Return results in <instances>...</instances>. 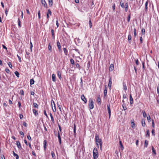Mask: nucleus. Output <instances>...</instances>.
Instances as JSON below:
<instances>
[{
	"label": "nucleus",
	"instance_id": "obj_33",
	"mask_svg": "<svg viewBox=\"0 0 159 159\" xmlns=\"http://www.w3.org/2000/svg\"><path fill=\"white\" fill-rule=\"evenodd\" d=\"M51 33L52 34V37L53 39H54L55 38V35L54 33V30L53 29L51 30Z\"/></svg>",
	"mask_w": 159,
	"mask_h": 159
},
{
	"label": "nucleus",
	"instance_id": "obj_7",
	"mask_svg": "<svg viewBox=\"0 0 159 159\" xmlns=\"http://www.w3.org/2000/svg\"><path fill=\"white\" fill-rule=\"evenodd\" d=\"M107 109L109 114V118H110L111 116V111L110 108V105L109 104L107 105Z\"/></svg>",
	"mask_w": 159,
	"mask_h": 159
},
{
	"label": "nucleus",
	"instance_id": "obj_6",
	"mask_svg": "<svg viewBox=\"0 0 159 159\" xmlns=\"http://www.w3.org/2000/svg\"><path fill=\"white\" fill-rule=\"evenodd\" d=\"M16 145L19 149L21 150L22 149L20 143L19 141H16Z\"/></svg>",
	"mask_w": 159,
	"mask_h": 159
},
{
	"label": "nucleus",
	"instance_id": "obj_57",
	"mask_svg": "<svg viewBox=\"0 0 159 159\" xmlns=\"http://www.w3.org/2000/svg\"><path fill=\"white\" fill-rule=\"evenodd\" d=\"M135 63H136V64L137 65H138L139 64V61L138 59H136Z\"/></svg>",
	"mask_w": 159,
	"mask_h": 159
},
{
	"label": "nucleus",
	"instance_id": "obj_59",
	"mask_svg": "<svg viewBox=\"0 0 159 159\" xmlns=\"http://www.w3.org/2000/svg\"><path fill=\"white\" fill-rule=\"evenodd\" d=\"M18 106L20 108L21 106V103L20 101H19L18 102Z\"/></svg>",
	"mask_w": 159,
	"mask_h": 159
},
{
	"label": "nucleus",
	"instance_id": "obj_41",
	"mask_svg": "<svg viewBox=\"0 0 159 159\" xmlns=\"http://www.w3.org/2000/svg\"><path fill=\"white\" fill-rule=\"evenodd\" d=\"M76 67L77 68H78L79 70L80 69V65L78 63H76Z\"/></svg>",
	"mask_w": 159,
	"mask_h": 159
},
{
	"label": "nucleus",
	"instance_id": "obj_5",
	"mask_svg": "<svg viewBox=\"0 0 159 159\" xmlns=\"http://www.w3.org/2000/svg\"><path fill=\"white\" fill-rule=\"evenodd\" d=\"M81 99L83 101H84L85 103H87V100L84 94L82 95L81 96Z\"/></svg>",
	"mask_w": 159,
	"mask_h": 159
},
{
	"label": "nucleus",
	"instance_id": "obj_39",
	"mask_svg": "<svg viewBox=\"0 0 159 159\" xmlns=\"http://www.w3.org/2000/svg\"><path fill=\"white\" fill-rule=\"evenodd\" d=\"M131 126L133 128H134L135 127V124L134 121L131 122Z\"/></svg>",
	"mask_w": 159,
	"mask_h": 159
},
{
	"label": "nucleus",
	"instance_id": "obj_3",
	"mask_svg": "<svg viewBox=\"0 0 159 159\" xmlns=\"http://www.w3.org/2000/svg\"><path fill=\"white\" fill-rule=\"evenodd\" d=\"M94 102L93 100L90 98L89 101V108L90 109H93L94 107L93 105Z\"/></svg>",
	"mask_w": 159,
	"mask_h": 159
},
{
	"label": "nucleus",
	"instance_id": "obj_60",
	"mask_svg": "<svg viewBox=\"0 0 159 159\" xmlns=\"http://www.w3.org/2000/svg\"><path fill=\"white\" fill-rule=\"evenodd\" d=\"M152 135H153L154 136H155V130L154 129H152Z\"/></svg>",
	"mask_w": 159,
	"mask_h": 159
},
{
	"label": "nucleus",
	"instance_id": "obj_37",
	"mask_svg": "<svg viewBox=\"0 0 159 159\" xmlns=\"http://www.w3.org/2000/svg\"><path fill=\"white\" fill-rule=\"evenodd\" d=\"M142 113L143 116L145 118L146 116V113L145 112V111H143Z\"/></svg>",
	"mask_w": 159,
	"mask_h": 159
},
{
	"label": "nucleus",
	"instance_id": "obj_22",
	"mask_svg": "<svg viewBox=\"0 0 159 159\" xmlns=\"http://www.w3.org/2000/svg\"><path fill=\"white\" fill-rule=\"evenodd\" d=\"M141 122H142V126L143 127L145 126L146 125V124L145 123V121L144 119H142V120Z\"/></svg>",
	"mask_w": 159,
	"mask_h": 159
},
{
	"label": "nucleus",
	"instance_id": "obj_46",
	"mask_svg": "<svg viewBox=\"0 0 159 159\" xmlns=\"http://www.w3.org/2000/svg\"><path fill=\"white\" fill-rule=\"evenodd\" d=\"M130 14H129L128 16V17L127 18V21L128 22H130Z\"/></svg>",
	"mask_w": 159,
	"mask_h": 159
},
{
	"label": "nucleus",
	"instance_id": "obj_52",
	"mask_svg": "<svg viewBox=\"0 0 159 159\" xmlns=\"http://www.w3.org/2000/svg\"><path fill=\"white\" fill-rule=\"evenodd\" d=\"M147 133H146V136H149V135H150V133H149V131L148 130L147 132Z\"/></svg>",
	"mask_w": 159,
	"mask_h": 159
},
{
	"label": "nucleus",
	"instance_id": "obj_31",
	"mask_svg": "<svg viewBox=\"0 0 159 159\" xmlns=\"http://www.w3.org/2000/svg\"><path fill=\"white\" fill-rule=\"evenodd\" d=\"M134 37L135 38L136 37L137 35V33H136V30L135 28H134Z\"/></svg>",
	"mask_w": 159,
	"mask_h": 159
},
{
	"label": "nucleus",
	"instance_id": "obj_36",
	"mask_svg": "<svg viewBox=\"0 0 159 159\" xmlns=\"http://www.w3.org/2000/svg\"><path fill=\"white\" fill-rule=\"evenodd\" d=\"M148 1H147L145 4V9L146 11H147L148 9Z\"/></svg>",
	"mask_w": 159,
	"mask_h": 159
},
{
	"label": "nucleus",
	"instance_id": "obj_51",
	"mask_svg": "<svg viewBox=\"0 0 159 159\" xmlns=\"http://www.w3.org/2000/svg\"><path fill=\"white\" fill-rule=\"evenodd\" d=\"M57 106H58V107H59V109L60 110V111L61 112V106L59 104H57Z\"/></svg>",
	"mask_w": 159,
	"mask_h": 159
},
{
	"label": "nucleus",
	"instance_id": "obj_25",
	"mask_svg": "<svg viewBox=\"0 0 159 159\" xmlns=\"http://www.w3.org/2000/svg\"><path fill=\"white\" fill-rule=\"evenodd\" d=\"M48 4L50 6H52L53 5V0H48Z\"/></svg>",
	"mask_w": 159,
	"mask_h": 159
},
{
	"label": "nucleus",
	"instance_id": "obj_18",
	"mask_svg": "<svg viewBox=\"0 0 159 159\" xmlns=\"http://www.w3.org/2000/svg\"><path fill=\"white\" fill-rule=\"evenodd\" d=\"M57 76H58V77L59 79L60 80H61L62 78L61 77V74L60 72L59 71H57Z\"/></svg>",
	"mask_w": 159,
	"mask_h": 159
},
{
	"label": "nucleus",
	"instance_id": "obj_13",
	"mask_svg": "<svg viewBox=\"0 0 159 159\" xmlns=\"http://www.w3.org/2000/svg\"><path fill=\"white\" fill-rule=\"evenodd\" d=\"M57 46L59 51H60L61 50V46L60 43L58 41L57 42Z\"/></svg>",
	"mask_w": 159,
	"mask_h": 159
},
{
	"label": "nucleus",
	"instance_id": "obj_28",
	"mask_svg": "<svg viewBox=\"0 0 159 159\" xmlns=\"http://www.w3.org/2000/svg\"><path fill=\"white\" fill-rule=\"evenodd\" d=\"M47 141L46 140H44V143H43V144H44V149L45 150H46V144H47Z\"/></svg>",
	"mask_w": 159,
	"mask_h": 159
},
{
	"label": "nucleus",
	"instance_id": "obj_16",
	"mask_svg": "<svg viewBox=\"0 0 159 159\" xmlns=\"http://www.w3.org/2000/svg\"><path fill=\"white\" fill-rule=\"evenodd\" d=\"M122 102H124L123 100L122 101ZM122 107L124 110H125L127 109V108L126 107V104L124 103L122 105Z\"/></svg>",
	"mask_w": 159,
	"mask_h": 159
},
{
	"label": "nucleus",
	"instance_id": "obj_54",
	"mask_svg": "<svg viewBox=\"0 0 159 159\" xmlns=\"http://www.w3.org/2000/svg\"><path fill=\"white\" fill-rule=\"evenodd\" d=\"M57 136H58V139H61V137L60 135V133L59 132H58L57 133Z\"/></svg>",
	"mask_w": 159,
	"mask_h": 159
},
{
	"label": "nucleus",
	"instance_id": "obj_14",
	"mask_svg": "<svg viewBox=\"0 0 159 159\" xmlns=\"http://www.w3.org/2000/svg\"><path fill=\"white\" fill-rule=\"evenodd\" d=\"M129 98H130V104H133V100L132 96L131 94H130L129 95Z\"/></svg>",
	"mask_w": 159,
	"mask_h": 159
},
{
	"label": "nucleus",
	"instance_id": "obj_42",
	"mask_svg": "<svg viewBox=\"0 0 159 159\" xmlns=\"http://www.w3.org/2000/svg\"><path fill=\"white\" fill-rule=\"evenodd\" d=\"M34 106L36 108H38V105L36 103H33Z\"/></svg>",
	"mask_w": 159,
	"mask_h": 159
},
{
	"label": "nucleus",
	"instance_id": "obj_40",
	"mask_svg": "<svg viewBox=\"0 0 159 159\" xmlns=\"http://www.w3.org/2000/svg\"><path fill=\"white\" fill-rule=\"evenodd\" d=\"M15 74L17 77H19V73L17 71H16L15 72Z\"/></svg>",
	"mask_w": 159,
	"mask_h": 159
},
{
	"label": "nucleus",
	"instance_id": "obj_53",
	"mask_svg": "<svg viewBox=\"0 0 159 159\" xmlns=\"http://www.w3.org/2000/svg\"><path fill=\"white\" fill-rule=\"evenodd\" d=\"M8 66H9V67L11 68H12V64H11V62H9L8 63Z\"/></svg>",
	"mask_w": 159,
	"mask_h": 159
},
{
	"label": "nucleus",
	"instance_id": "obj_30",
	"mask_svg": "<svg viewBox=\"0 0 159 159\" xmlns=\"http://www.w3.org/2000/svg\"><path fill=\"white\" fill-rule=\"evenodd\" d=\"M89 24L90 27V28H91L92 26V23L91 22V18L89 19Z\"/></svg>",
	"mask_w": 159,
	"mask_h": 159
},
{
	"label": "nucleus",
	"instance_id": "obj_9",
	"mask_svg": "<svg viewBox=\"0 0 159 159\" xmlns=\"http://www.w3.org/2000/svg\"><path fill=\"white\" fill-rule=\"evenodd\" d=\"M107 86H105V89L104 91V97H106L107 96Z\"/></svg>",
	"mask_w": 159,
	"mask_h": 159
},
{
	"label": "nucleus",
	"instance_id": "obj_24",
	"mask_svg": "<svg viewBox=\"0 0 159 159\" xmlns=\"http://www.w3.org/2000/svg\"><path fill=\"white\" fill-rule=\"evenodd\" d=\"M132 37L131 35L130 34H129L128 36V40L129 42V43H131V40Z\"/></svg>",
	"mask_w": 159,
	"mask_h": 159
},
{
	"label": "nucleus",
	"instance_id": "obj_58",
	"mask_svg": "<svg viewBox=\"0 0 159 159\" xmlns=\"http://www.w3.org/2000/svg\"><path fill=\"white\" fill-rule=\"evenodd\" d=\"M30 49L31 51H32V48L33 47V44L31 42H30Z\"/></svg>",
	"mask_w": 159,
	"mask_h": 159
},
{
	"label": "nucleus",
	"instance_id": "obj_29",
	"mask_svg": "<svg viewBox=\"0 0 159 159\" xmlns=\"http://www.w3.org/2000/svg\"><path fill=\"white\" fill-rule=\"evenodd\" d=\"M48 49L50 51V52H52V48L51 46V44H50V43H49L48 44Z\"/></svg>",
	"mask_w": 159,
	"mask_h": 159
},
{
	"label": "nucleus",
	"instance_id": "obj_63",
	"mask_svg": "<svg viewBox=\"0 0 159 159\" xmlns=\"http://www.w3.org/2000/svg\"><path fill=\"white\" fill-rule=\"evenodd\" d=\"M23 125L25 126V127H27V124L25 122H24L23 123Z\"/></svg>",
	"mask_w": 159,
	"mask_h": 159
},
{
	"label": "nucleus",
	"instance_id": "obj_32",
	"mask_svg": "<svg viewBox=\"0 0 159 159\" xmlns=\"http://www.w3.org/2000/svg\"><path fill=\"white\" fill-rule=\"evenodd\" d=\"M70 63L72 65H74L75 64V62L74 61L72 58H71L70 59Z\"/></svg>",
	"mask_w": 159,
	"mask_h": 159
},
{
	"label": "nucleus",
	"instance_id": "obj_23",
	"mask_svg": "<svg viewBox=\"0 0 159 159\" xmlns=\"http://www.w3.org/2000/svg\"><path fill=\"white\" fill-rule=\"evenodd\" d=\"M50 116L51 117V121H52V122L53 123H54V118H53V117L52 114V113H50Z\"/></svg>",
	"mask_w": 159,
	"mask_h": 159
},
{
	"label": "nucleus",
	"instance_id": "obj_62",
	"mask_svg": "<svg viewBox=\"0 0 159 159\" xmlns=\"http://www.w3.org/2000/svg\"><path fill=\"white\" fill-rule=\"evenodd\" d=\"M5 71L6 72L8 73H9L10 71V70L8 68H6L5 69Z\"/></svg>",
	"mask_w": 159,
	"mask_h": 159
},
{
	"label": "nucleus",
	"instance_id": "obj_8",
	"mask_svg": "<svg viewBox=\"0 0 159 159\" xmlns=\"http://www.w3.org/2000/svg\"><path fill=\"white\" fill-rule=\"evenodd\" d=\"M111 84H112V79L110 77L109 81L108 84V86L110 89H111Z\"/></svg>",
	"mask_w": 159,
	"mask_h": 159
},
{
	"label": "nucleus",
	"instance_id": "obj_38",
	"mask_svg": "<svg viewBox=\"0 0 159 159\" xmlns=\"http://www.w3.org/2000/svg\"><path fill=\"white\" fill-rule=\"evenodd\" d=\"M18 25L20 27L21 26V25H20V19L19 18L18 19Z\"/></svg>",
	"mask_w": 159,
	"mask_h": 159
},
{
	"label": "nucleus",
	"instance_id": "obj_64",
	"mask_svg": "<svg viewBox=\"0 0 159 159\" xmlns=\"http://www.w3.org/2000/svg\"><path fill=\"white\" fill-rule=\"evenodd\" d=\"M1 157L2 159H5V157L3 155H1Z\"/></svg>",
	"mask_w": 159,
	"mask_h": 159
},
{
	"label": "nucleus",
	"instance_id": "obj_43",
	"mask_svg": "<svg viewBox=\"0 0 159 159\" xmlns=\"http://www.w3.org/2000/svg\"><path fill=\"white\" fill-rule=\"evenodd\" d=\"M145 33V30L144 29H142L141 30L142 35H144Z\"/></svg>",
	"mask_w": 159,
	"mask_h": 159
},
{
	"label": "nucleus",
	"instance_id": "obj_15",
	"mask_svg": "<svg viewBox=\"0 0 159 159\" xmlns=\"http://www.w3.org/2000/svg\"><path fill=\"white\" fill-rule=\"evenodd\" d=\"M64 52L66 56H67L68 55V50L66 48H64L63 49Z\"/></svg>",
	"mask_w": 159,
	"mask_h": 159
},
{
	"label": "nucleus",
	"instance_id": "obj_45",
	"mask_svg": "<svg viewBox=\"0 0 159 159\" xmlns=\"http://www.w3.org/2000/svg\"><path fill=\"white\" fill-rule=\"evenodd\" d=\"M152 152L154 153V154L155 155H156V151L153 146L152 147Z\"/></svg>",
	"mask_w": 159,
	"mask_h": 159
},
{
	"label": "nucleus",
	"instance_id": "obj_47",
	"mask_svg": "<svg viewBox=\"0 0 159 159\" xmlns=\"http://www.w3.org/2000/svg\"><path fill=\"white\" fill-rule=\"evenodd\" d=\"M47 13H48V14H50V15H52V12L51 11L50 9H48V11L47 12Z\"/></svg>",
	"mask_w": 159,
	"mask_h": 159
},
{
	"label": "nucleus",
	"instance_id": "obj_48",
	"mask_svg": "<svg viewBox=\"0 0 159 159\" xmlns=\"http://www.w3.org/2000/svg\"><path fill=\"white\" fill-rule=\"evenodd\" d=\"M20 93L21 95H24V91L22 89L20 90Z\"/></svg>",
	"mask_w": 159,
	"mask_h": 159
},
{
	"label": "nucleus",
	"instance_id": "obj_50",
	"mask_svg": "<svg viewBox=\"0 0 159 159\" xmlns=\"http://www.w3.org/2000/svg\"><path fill=\"white\" fill-rule=\"evenodd\" d=\"M56 24L57 26V28L58 27H59V24H58V19H57L56 21Z\"/></svg>",
	"mask_w": 159,
	"mask_h": 159
},
{
	"label": "nucleus",
	"instance_id": "obj_19",
	"mask_svg": "<svg viewBox=\"0 0 159 159\" xmlns=\"http://www.w3.org/2000/svg\"><path fill=\"white\" fill-rule=\"evenodd\" d=\"M101 99L100 98V95H98V98H97V101L98 102V103H99L100 104H101Z\"/></svg>",
	"mask_w": 159,
	"mask_h": 159
},
{
	"label": "nucleus",
	"instance_id": "obj_56",
	"mask_svg": "<svg viewBox=\"0 0 159 159\" xmlns=\"http://www.w3.org/2000/svg\"><path fill=\"white\" fill-rule=\"evenodd\" d=\"M152 126L153 128H154L155 127L154 121L153 120H152Z\"/></svg>",
	"mask_w": 159,
	"mask_h": 159
},
{
	"label": "nucleus",
	"instance_id": "obj_12",
	"mask_svg": "<svg viewBox=\"0 0 159 159\" xmlns=\"http://www.w3.org/2000/svg\"><path fill=\"white\" fill-rule=\"evenodd\" d=\"M52 80L53 81L55 82L56 81V78L55 75L54 74H53L52 75Z\"/></svg>",
	"mask_w": 159,
	"mask_h": 159
},
{
	"label": "nucleus",
	"instance_id": "obj_61",
	"mask_svg": "<svg viewBox=\"0 0 159 159\" xmlns=\"http://www.w3.org/2000/svg\"><path fill=\"white\" fill-rule=\"evenodd\" d=\"M27 139L29 140H31V137L29 135H28L27 136Z\"/></svg>",
	"mask_w": 159,
	"mask_h": 159
},
{
	"label": "nucleus",
	"instance_id": "obj_27",
	"mask_svg": "<svg viewBox=\"0 0 159 159\" xmlns=\"http://www.w3.org/2000/svg\"><path fill=\"white\" fill-rule=\"evenodd\" d=\"M33 112L34 114L35 115L37 116L38 115V113L37 112V111L36 109H33Z\"/></svg>",
	"mask_w": 159,
	"mask_h": 159
},
{
	"label": "nucleus",
	"instance_id": "obj_17",
	"mask_svg": "<svg viewBox=\"0 0 159 159\" xmlns=\"http://www.w3.org/2000/svg\"><path fill=\"white\" fill-rule=\"evenodd\" d=\"M123 89L125 91H126L127 89V87L126 86V84L125 83L123 82Z\"/></svg>",
	"mask_w": 159,
	"mask_h": 159
},
{
	"label": "nucleus",
	"instance_id": "obj_10",
	"mask_svg": "<svg viewBox=\"0 0 159 159\" xmlns=\"http://www.w3.org/2000/svg\"><path fill=\"white\" fill-rule=\"evenodd\" d=\"M114 69V65L113 64H111L109 67V70L110 71H112Z\"/></svg>",
	"mask_w": 159,
	"mask_h": 159
},
{
	"label": "nucleus",
	"instance_id": "obj_11",
	"mask_svg": "<svg viewBox=\"0 0 159 159\" xmlns=\"http://www.w3.org/2000/svg\"><path fill=\"white\" fill-rule=\"evenodd\" d=\"M41 3L43 5L44 7H47V4L45 0H41Z\"/></svg>",
	"mask_w": 159,
	"mask_h": 159
},
{
	"label": "nucleus",
	"instance_id": "obj_44",
	"mask_svg": "<svg viewBox=\"0 0 159 159\" xmlns=\"http://www.w3.org/2000/svg\"><path fill=\"white\" fill-rule=\"evenodd\" d=\"M34 80L33 79H31L30 80V84L31 85L33 84H34Z\"/></svg>",
	"mask_w": 159,
	"mask_h": 159
},
{
	"label": "nucleus",
	"instance_id": "obj_55",
	"mask_svg": "<svg viewBox=\"0 0 159 159\" xmlns=\"http://www.w3.org/2000/svg\"><path fill=\"white\" fill-rule=\"evenodd\" d=\"M120 5L122 8H124V5L123 3H122V2H120Z\"/></svg>",
	"mask_w": 159,
	"mask_h": 159
},
{
	"label": "nucleus",
	"instance_id": "obj_4",
	"mask_svg": "<svg viewBox=\"0 0 159 159\" xmlns=\"http://www.w3.org/2000/svg\"><path fill=\"white\" fill-rule=\"evenodd\" d=\"M51 103L52 111H53V112H55L56 111V106L53 100H52V101H51Z\"/></svg>",
	"mask_w": 159,
	"mask_h": 159
},
{
	"label": "nucleus",
	"instance_id": "obj_49",
	"mask_svg": "<svg viewBox=\"0 0 159 159\" xmlns=\"http://www.w3.org/2000/svg\"><path fill=\"white\" fill-rule=\"evenodd\" d=\"M38 17L39 19L40 18V11L39 10L38 12Z\"/></svg>",
	"mask_w": 159,
	"mask_h": 159
},
{
	"label": "nucleus",
	"instance_id": "obj_35",
	"mask_svg": "<svg viewBox=\"0 0 159 159\" xmlns=\"http://www.w3.org/2000/svg\"><path fill=\"white\" fill-rule=\"evenodd\" d=\"M51 155H52V157L53 159H55V153L53 152V151L52 152Z\"/></svg>",
	"mask_w": 159,
	"mask_h": 159
},
{
	"label": "nucleus",
	"instance_id": "obj_26",
	"mask_svg": "<svg viewBox=\"0 0 159 159\" xmlns=\"http://www.w3.org/2000/svg\"><path fill=\"white\" fill-rule=\"evenodd\" d=\"M13 156L14 157H16V159H19V156L14 151H13Z\"/></svg>",
	"mask_w": 159,
	"mask_h": 159
},
{
	"label": "nucleus",
	"instance_id": "obj_20",
	"mask_svg": "<svg viewBox=\"0 0 159 159\" xmlns=\"http://www.w3.org/2000/svg\"><path fill=\"white\" fill-rule=\"evenodd\" d=\"M148 144V142L147 140H145L144 141V147L147 148Z\"/></svg>",
	"mask_w": 159,
	"mask_h": 159
},
{
	"label": "nucleus",
	"instance_id": "obj_1",
	"mask_svg": "<svg viewBox=\"0 0 159 159\" xmlns=\"http://www.w3.org/2000/svg\"><path fill=\"white\" fill-rule=\"evenodd\" d=\"M95 142L98 148L99 145L100 146V148L101 150L102 149V142L101 139H99L98 135L97 134H96L95 135Z\"/></svg>",
	"mask_w": 159,
	"mask_h": 159
},
{
	"label": "nucleus",
	"instance_id": "obj_2",
	"mask_svg": "<svg viewBox=\"0 0 159 159\" xmlns=\"http://www.w3.org/2000/svg\"><path fill=\"white\" fill-rule=\"evenodd\" d=\"M93 159H97L98 157V154L97 149L95 148L93 150Z\"/></svg>",
	"mask_w": 159,
	"mask_h": 159
},
{
	"label": "nucleus",
	"instance_id": "obj_34",
	"mask_svg": "<svg viewBox=\"0 0 159 159\" xmlns=\"http://www.w3.org/2000/svg\"><path fill=\"white\" fill-rule=\"evenodd\" d=\"M147 119L148 122H150L151 121V117L149 114L148 115V116H147Z\"/></svg>",
	"mask_w": 159,
	"mask_h": 159
},
{
	"label": "nucleus",
	"instance_id": "obj_21",
	"mask_svg": "<svg viewBox=\"0 0 159 159\" xmlns=\"http://www.w3.org/2000/svg\"><path fill=\"white\" fill-rule=\"evenodd\" d=\"M120 145V148L121 149V150L122 151L124 148L122 144V143L121 141H120L119 142Z\"/></svg>",
	"mask_w": 159,
	"mask_h": 159
}]
</instances>
